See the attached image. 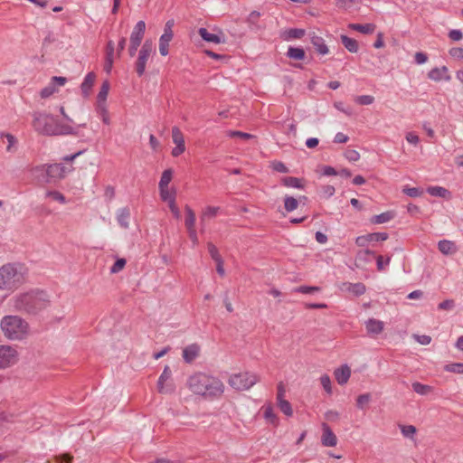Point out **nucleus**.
I'll list each match as a JSON object with an SVG mask.
<instances>
[{
    "mask_svg": "<svg viewBox=\"0 0 463 463\" xmlns=\"http://www.w3.org/2000/svg\"><path fill=\"white\" fill-rule=\"evenodd\" d=\"M187 386L193 393L203 397H219L224 392L221 380L202 373L190 376Z\"/></svg>",
    "mask_w": 463,
    "mask_h": 463,
    "instance_id": "obj_1",
    "label": "nucleus"
},
{
    "mask_svg": "<svg viewBox=\"0 0 463 463\" xmlns=\"http://www.w3.org/2000/svg\"><path fill=\"white\" fill-rule=\"evenodd\" d=\"M33 128L39 134L45 136L71 135L76 132L72 126L62 125L53 116L42 112L33 114Z\"/></svg>",
    "mask_w": 463,
    "mask_h": 463,
    "instance_id": "obj_2",
    "label": "nucleus"
},
{
    "mask_svg": "<svg viewBox=\"0 0 463 463\" xmlns=\"http://www.w3.org/2000/svg\"><path fill=\"white\" fill-rule=\"evenodd\" d=\"M28 279L27 269L15 264H5L0 268V290L8 293L26 283Z\"/></svg>",
    "mask_w": 463,
    "mask_h": 463,
    "instance_id": "obj_3",
    "label": "nucleus"
},
{
    "mask_svg": "<svg viewBox=\"0 0 463 463\" xmlns=\"http://www.w3.org/2000/svg\"><path fill=\"white\" fill-rule=\"evenodd\" d=\"M0 330L9 341H23L31 333L28 322L16 315H6L0 320Z\"/></svg>",
    "mask_w": 463,
    "mask_h": 463,
    "instance_id": "obj_4",
    "label": "nucleus"
},
{
    "mask_svg": "<svg viewBox=\"0 0 463 463\" xmlns=\"http://www.w3.org/2000/svg\"><path fill=\"white\" fill-rule=\"evenodd\" d=\"M13 302L18 310L35 312L47 305L49 297L45 291L35 288L17 294Z\"/></svg>",
    "mask_w": 463,
    "mask_h": 463,
    "instance_id": "obj_5",
    "label": "nucleus"
},
{
    "mask_svg": "<svg viewBox=\"0 0 463 463\" xmlns=\"http://www.w3.org/2000/svg\"><path fill=\"white\" fill-rule=\"evenodd\" d=\"M83 152L79 151L75 154L65 156L62 160L66 163H57V164H52V165H37V171H46V175L48 177V180H56V179H62L64 178L68 174L71 173L73 171V166L71 165V163L78 157L80 155H81Z\"/></svg>",
    "mask_w": 463,
    "mask_h": 463,
    "instance_id": "obj_6",
    "label": "nucleus"
},
{
    "mask_svg": "<svg viewBox=\"0 0 463 463\" xmlns=\"http://www.w3.org/2000/svg\"><path fill=\"white\" fill-rule=\"evenodd\" d=\"M20 360V353L15 345H0V371L14 367Z\"/></svg>",
    "mask_w": 463,
    "mask_h": 463,
    "instance_id": "obj_7",
    "label": "nucleus"
},
{
    "mask_svg": "<svg viewBox=\"0 0 463 463\" xmlns=\"http://www.w3.org/2000/svg\"><path fill=\"white\" fill-rule=\"evenodd\" d=\"M260 381V377L249 372L234 373L230 376L229 384L238 391H246L251 388Z\"/></svg>",
    "mask_w": 463,
    "mask_h": 463,
    "instance_id": "obj_8",
    "label": "nucleus"
},
{
    "mask_svg": "<svg viewBox=\"0 0 463 463\" xmlns=\"http://www.w3.org/2000/svg\"><path fill=\"white\" fill-rule=\"evenodd\" d=\"M154 46L151 41L146 40L142 45L136 62V71L139 76L145 73L147 60L153 52Z\"/></svg>",
    "mask_w": 463,
    "mask_h": 463,
    "instance_id": "obj_9",
    "label": "nucleus"
},
{
    "mask_svg": "<svg viewBox=\"0 0 463 463\" xmlns=\"http://www.w3.org/2000/svg\"><path fill=\"white\" fill-rule=\"evenodd\" d=\"M67 83V78L61 76L52 77L50 82L40 92L43 99H47L58 92L59 87H62Z\"/></svg>",
    "mask_w": 463,
    "mask_h": 463,
    "instance_id": "obj_10",
    "label": "nucleus"
},
{
    "mask_svg": "<svg viewBox=\"0 0 463 463\" xmlns=\"http://www.w3.org/2000/svg\"><path fill=\"white\" fill-rule=\"evenodd\" d=\"M171 375L172 373L170 368L168 366H165L157 381V390L160 393L166 394L172 393L174 392L175 386L170 382Z\"/></svg>",
    "mask_w": 463,
    "mask_h": 463,
    "instance_id": "obj_11",
    "label": "nucleus"
},
{
    "mask_svg": "<svg viewBox=\"0 0 463 463\" xmlns=\"http://www.w3.org/2000/svg\"><path fill=\"white\" fill-rule=\"evenodd\" d=\"M388 239V234L386 232H373L368 233L365 235L358 236L355 239V243L359 247H367L370 243L379 241H386Z\"/></svg>",
    "mask_w": 463,
    "mask_h": 463,
    "instance_id": "obj_12",
    "label": "nucleus"
},
{
    "mask_svg": "<svg viewBox=\"0 0 463 463\" xmlns=\"http://www.w3.org/2000/svg\"><path fill=\"white\" fill-rule=\"evenodd\" d=\"M428 78L433 81H449L451 77L446 66L435 67L428 72Z\"/></svg>",
    "mask_w": 463,
    "mask_h": 463,
    "instance_id": "obj_13",
    "label": "nucleus"
},
{
    "mask_svg": "<svg viewBox=\"0 0 463 463\" xmlns=\"http://www.w3.org/2000/svg\"><path fill=\"white\" fill-rule=\"evenodd\" d=\"M260 411H262L263 418L268 424H270L274 427L279 426V419L278 415L276 414L274 408L270 402L265 403L260 408Z\"/></svg>",
    "mask_w": 463,
    "mask_h": 463,
    "instance_id": "obj_14",
    "label": "nucleus"
},
{
    "mask_svg": "<svg viewBox=\"0 0 463 463\" xmlns=\"http://www.w3.org/2000/svg\"><path fill=\"white\" fill-rule=\"evenodd\" d=\"M96 74L92 71L89 72L83 79L80 84V92L83 99H89L91 94V90L96 81Z\"/></svg>",
    "mask_w": 463,
    "mask_h": 463,
    "instance_id": "obj_15",
    "label": "nucleus"
},
{
    "mask_svg": "<svg viewBox=\"0 0 463 463\" xmlns=\"http://www.w3.org/2000/svg\"><path fill=\"white\" fill-rule=\"evenodd\" d=\"M198 33L200 36L208 43H213L215 44L225 43L224 34L219 31L217 33H210L205 28H200L198 30Z\"/></svg>",
    "mask_w": 463,
    "mask_h": 463,
    "instance_id": "obj_16",
    "label": "nucleus"
},
{
    "mask_svg": "<svg viewBox=\"0 0 463 463\" xmlns=\"http://www.w3.org/2000/svg\"><path fill=\"white\" fill-rule=\"evenodd\" d=\"M131 213L128 207H121L116 212V220L118 225L125 230L130 227Z\"/></svg>",
    "mask_w": 463,
    "mask_h": 463,
    "instance_id": "obj_17",
    "label": "nucleus"
},
{
    "mask_svg": "<svg viewBox=\"0 0 463 463\" xmlns=\"http://www.w3.org/2000/svg\"><path fill=\"white\" fill-rule=\"evenodd\" d=\"M146 31V23L144 21H138L130 35V43L140 45L144 33Z\"/></svg>",
    "mask_w": 463,
    "mask_h": 463,
    "instance_id": "obj_18",
    "label": "nucleus"
},
{
    "mask_svg": "<svg viewBox=\"0 0 463 463\" xmlns=\"http://www.w3.org/2000/svg\"><path fill=\"white\" fill-rule=\"evenodd\" d=\"M323 434L321 438V442L326 447H335L337 444L336 436L334 434L330 427L323 423L322 425Z\"/></svg>",
    "mask_w": 463,
    "mask_h": 463,
    "instance_id": "obj_19",
    "label": "nucleus"
},
{
    "mask_svg": "<svg viewBox=\"0 0 463 463\" xmlns=\"http://www.w3.org/2000/svg\"><path fill=\"white\" fill-rule=\"evenodd\" d=\"M365 329L368 335H380L384 329V323L375 318H370L364 323Z\"/></svg>",
    "mask_w": 463,
    "mask_h": 463,
    "instance_id": "obj_20",
    "label": "nucleus"
},
{
    "mask_svg": "<svg viewBox=\"0 0 463 463\" xmlns=\"http://www.w3.org/2000/svg\"><path fill=\"white\" fill-rule=\"evenodd\" d=\"M334 375L338 384L345 385L350 379L351 368L347 364H343L335 370Z\"/></svg>",
    "mask_w": 463,
    "mask_h": 463,
    "instance_id": "obj_21",
    "label": "nucleus"
},
{
    "mask_svg": "<svg viewBox=\"0 0 463 463\" xmlns=\"http://www.w3.org/2000/svg\"><path fill=\"white\" fill-rule=\"evenodd\" d=\"M200 353V346L196 344L187 345L183 350V358L186 363H192Z\"/></svg>",
    "mask_w": 463,
    "mask_h": 463,
    "instance_id": "obj_22",
    "label": "nucleus"
},
{
    "mask_svg": "<svg viewBox=\"0 0 463 463\" xmlns=\"http://www.w3.org/2000/svg\"><path fill=\"white\" fill-rule=\"evenodd\" d=\"M438 249L444 255H453L458 250L455 242L449 240L439 241L438 243Z\"/></svg>",
    "mask_w": 463,
    "mask_h": 463,
    "instance_id": "obj_23",
    "label": "nucleus"
},
{
    "mask_svg": "<svg viewBox=\"0 0 463 463\" xmlns=\"http://www.w3.org/2000/svg\"><path fill=\"white\" fill-rule=\"evenodd\" d=\"M427 192L435 197H440L446 200H450L452 198L450 191L442 186H430L427 188Z\"/></svg>",
    "mask_w": 463,
    "mask_h": 463,
    "instance_id": "obj_24",
    "label": "nucleus"
},
{
    "mask_svg": "<svg viewBox=\"0 0 463 463\" xmlns=\"http://www.w3.org/2000/svg\"><path fill=\"white\" fill-rule=\"evenodd\" d=\"M159 195L163 202H170L172 200H175L176 197V189L175 187L170 186H163L158 187Z\"/></svg>",
    "mask_w": 463,
    "mask_h": 463,
    "instance_id": "obj_25",
    "label": "nucleus"
},
{
    "mask_svg": "<svg viewBox=\"0 0 463 463\" xmlns=\"http://www.w3.org/2000/svg\"><path fill=\"white\" fill-rule=\"evenodd\" d=\"M281 184L289 188L304 189V183L302 179L293 176H284L281 178Z\"/></svg>",
    "mask_w": 463,
    "mask_h": 463,
    "instance_id": "obj_26",
    "label": "nucleus"
},
{
    "mask_svg": "<svg viewBox=\"0 0 463 463\" xmlns=\"http://www.w3.org/2000/svg\"><path fill=\"white\" fill-rule=\"evenodd\" d=\"M110 89L109 82L104 80L101 84L100 90L97 95L96 105L107 104V99Z\"/></svg>",
    "mask_w": 463,
    "mask_h": 463,
    "instance_id": "obj_27",
    "label": "nucleus"
},
{
    "mask_svg": "<svg viewBox=\"0 0 463 463\" xmlns=\"http://www.w3.org/2000/svg\"><path fill=\"white\" fill-rule=\"evenodd\" d=\"M95 110H96L97 115L99 117V118L103 122V124H105L107 126L110 125L111 118H110V115H109L107 104L96 105Z\"/></svg>",
    "mask_w": 463,
    "mask_h": 463,
    "instance_id": "obj_28",
    "label": "nucleus"
},
{
    "mask_svg": "<svg viewBox=\"0 0 463 463\" xmlns=\"http://www.w3.org/2000/svg\"><path fill=\"white\" fill-rule=\"evenodd\" d=\"M394 217L395 213L393 211H387L373 216L371 218V222L373 224H382L392 221Z\"/></svg>",
    "mask_w": 463,
    "mask_h": 463,
    "instance_id": "obj_29",
    "label": "nucleus"
},
{
    "mask_svg": "<svg viewBox=\"0 0 463 463\" xmlns=\"http://www.w3.org/2000/svg\"><path fill=\"white\" fill-rule=\"evenodd\" d=\"M311 43L319 54L326 55L329 52L328 47L323 38L315 35L311 38Z\"/></svg>",
    "mask_w": 463,
    "mask_h": 463,
    "instance_id": "obj_30",
    "label": "nucleus"
},
{
    "mask_svg": "<svg viewBox=\"0 0 463 463\" xmlns=\"http://www.w3.org/2000/svg\"><path fill=\"white\" fill-rule=\"evenodd\" d=\"M219 212H220V207H218V206H212V205L205 206L202 211L201 220L204 221V220L213 219L217 216Z\"/></svg>",
    "mask_w": 463,
    "mask_h": 463,
    "instance_id": "obj_31",
    "label": "nucleus"
},
{
    "mask_svg": "<svg viewBox=\"0 0 463 463\" xmlns=\"http://www.w3.org/2000/svg\"><path fill=\"white\" fill-rule=\"evenodd\" d=\"M287 56L296 61H302L306 57L305 51L300 47H289Z\"/></svg>",
    "mask_w": 463,
    "mask_h": 463,
    "instance_id": "obj_32",
    "label": "nucleus"
},
{
    "mask_svg": "<svg viewBox=\"0 0 463 463\" xmlns=\"http://www.w3.org/2000/svg\"><path fill=\"white\" fill-rule=\"evenodd\" d=\"M173 38L169 37L168 34H162L159 38V52L162 56L168 54L169 43Z\"/></svg>",
    "mask_w": 463,
    "mask_h": 463,
    "instance_id": "obj_33",
    "label": "nucleus"
},
{
    "mask_svg": "<svg viewBox=\"0 0 463 463\" xmlns=\"http://www.w3.org/2000/svg\"><path fill=\"white\" fill-rule=\"evenodd\" d=\"M341 41L344 46L350 52H357L358 51V43L357 42L345 35L341 36Z\"/></svg>",
    "mask_w": 463,
    "mask_h": 463,
    "instance_id": "obj_34",
    "label": "nucleus"
},
{
    "mask_svg": "<svg viewBox=\"0 0 463 463\" xmlns=\"http://www.w3.org/2000/svg\"><path fill=\"white\" fill-rule=\"evenodd\" d=\"M373 251L370 250H360L355 257L356 265L367 263L371 260L370 257L373 256Z\"/></svg>",
    "mask_w": 463,
    "mask_h": 463,
    "instance_id": "obj_35",
    "label": "nucleus"
},
{
    "mask_svg": "<svg viewBox=\"0 0 463 463\" xmlns=\"http://www.w3.org/2000/svg\"><path fill=\"white\" fill-rule=\"evenodd\" d=\"M185 227L187 230L195 229V214L194 211L189 207H185Z\"/></svg>",
    "mask_w": 463,
    "mask_h": 463,
    "instance_id": "obj_36",
    "label": "nucleus"
},
{
    "mask_svg": "<svg viewBox=\"0 0 463 463\" xmlns=\"http://www.w3.org/2000/svg\"><path fill=\"white\" fill-rule=\"evenodd\" d=\"M174 175V170L171 168L163 171L161 178L158 183V187L169 186Z\"/></svg>",
    "mask_w": 463,
    "mask_h": 463,
    "instance_id": "obj_37",
    "label": "nucleus"
},
{
    "mask_svg": "<svg viewBox=\"0 0 463 463\" xmlns=\"http://www.w3.org/2000/svg\"><path fill=\"white\" fill-rule=\"evenodd\" d=\"M350 26L352 29L365 34L373 33L375 29V25L373 24H353Z\"/></svg>",
    "mask_w": 463,
    "mask_h": 463,
    "instance_id": "obj_38",
    "label": "nucleus"
},
{
    "mask_svg": "<svg viewBox=\"0 0 463 463\" xmlns=\"http://www.w3.org/2000/svg\"><path fill=\"white\" fill-rule=\"evenodd\" d=\"M172 139L175 146H185L184 135L177 127L172 128Z\"/></svg>",
    "mask_w": 463,
    "mask_h": 463,
    "instance_id": "obj_39",
    "label": "nucleus"
},
{
    "mask_svg": "<svg viewBox=\"0 0 463 463\" xmlns=\"http://www.w3.org/2000/svg\"><path fill=\"white\" fill-rule=\"evenodd\" d=\"M298 207V200L289 196L286 195L284 197V208L288 213L293 212Z\"/></svg>",
    "mask_w": 463,
    "mask_h": 463,
    "instance_id": "obj_40",
    "label": "nucleus"
},
{
    "mask_svg": "<svg viewBox=\"0 0 463 463\" xmlns=\"http://www.w3.org/2000/svg\"><path fill=\"white\" fill-rule=\"evenodd\" d=\"M412 389L415 392L420 395H427L432 392V387L427 384H422L420 383L415 382L412 383Z\"/></svg>",
    "mask_w": 463,
    "mask_h": 463,
    "instance_id": "obj_41",
    "label": "nucleus"
},
{
    "mask_svg": "<svg viewBox=\"0 0 463 463\" xmlns=\"http://www.w3.org/2000/svg\"><path fill=\"white\" fill-rule=\"evenodd\" d=\"M305 34V30L303 29H289L283 33V37L285 40L291 39H299Z\"/></svg>",
    "mask_w": 463,
    "mask_h": 463,
    "instance_id": "obj_42",
    "label": "nucleus"
},
{
    "mask_svg": "<svg viewBox=\"0 0 463 463\" xmlns=\"http://www.w3.org/2000/svg\"><path fill=\"white\" fill-rule=\"evenodd\" d=\"M278 407L286 416L291 417L293 415V409L288 401L284 400L277 402Z\"/></svg>",
    "mask_w": 463,
    "mask_h": 463,
    "instance_id": "obj_43",
    "label": "nucleus"
},
{
    "mask_svg": "<svg viewBox=\"0 0 463 463\" xmlns=\"http://www.w3.org/2000/svg\"><path fill=\"white\" fill-rule=\"evenodd\" d=\"M402 193L410 197L416 198L421 196L423 191L418 187H409L406 185L402 188Z\"/></svg>",
    "mask_w": 463,
    "mask_h": 463,
    "instance_id": "obj_44",
    "label": "nucleus"
},
{
    "mask_svg": "<svg viewBox=\"0 0 463 463\" xmlns=\"http://www.w3.org/2000/svg\"><path fill=\"white\" fill-rule=\"evenodd\" d=\"M45 195H46V197H49L52 200L56 201L61 204H64L67 203L64 195L58 191H48V192H46Z\"/></svg>",
    "mask_w": 463,
    "mask_h": 463,
    "instance_id": "obj_45",
    "label": "nucleus"
},
{
    "mask_svg": "<svg viewBox=\"0 0 463 463\" xmlns=\"http://www.w3.org/2000/svg\"><path fill=\"white\" fill-rule=\"evenodd\" d=\"M445 371L463 374V363H452L445 366Z\"/></svg>",
    "mask_w": 463,
    "mask_h": 463,
    "instance_id": "obj_46",
    "label": "nucleus"
},
{
    "mask_svg": "<svg viewBox=\"0 0 463 463\" xmlns=\"http://www.w3.org/2000/svg\"><path fill=\"white\" fill-rule=\"evenodd\" d=\"M400 429L405 438L413 439L416 433V428L412 425H402Z\"/></svg>",
    "mask_w": 463,
    "mask_h": 463,
    "instance_id": "obj_47",
    "label": "nucleus"
},
{
    "mask_svg": "<svg viewBox=\"0 0 463 463\" xmlns=\"http://www.w3.org/2000/svg\"><path fill=\"white\" fill-rule=\"evenodd\" d=\"M0 137H4L7 139V146L6 151L7 152H13L14 150V147L16 146L17 140L16 138L9 133L6 134H1Z\"/></svg>",
    "mask_w": 463,
    "mask_h": 463,
    "instance_id": "obj_48",
    "label": "nucleus"
},
{
    "mask_svg": "<svg viewBox=\"0 0 463 463\" xmlns=\"http://www.w3.org/2000/svg\"><path fill=\"white\" fill-rule=\"evenodd\" d=\"M320 384L324 388V390L326 392V393L331 394L332 393V383L329 375L323 374L320 377Z\"/></svg>",
    "mask_w": 463,
    "mask_h": 463,
    "instance_id": "obj_49",
    "label": "nucleus"
},
{
    "mask_svg": "<svg viewBox=\"0 0 463 463\" xmlns=\"http://www.w3.org/2000/svg\"><path fill=\"white\" fill-rule=\"evenodd\" d=\"M354 101L359 105H371L374 102V97L372 95H361L355 97Z\"/></svg>",
    "mask_w": 463,
    "mask_h": 463,
    "instance_id": "obj_50",
    "label": "nucleus"
},
{
    "mask_svg": "<svg viewBox=\"0 0 463 463\" xmlns=\"http://www.w3.org/2000/svg\"><path fill=\"white\" fill-rule=\"evenodd\" d=\"M37 166H34L31 169L32 175L37 179L39 182L49 183L51 180H48L46 175V171H37Z\"/></svg>",
    "mask_w": 463,
    "mask_h": 463,
    "instance_id": "obj_51",
    "label": "nucleus"
},
{
    "mask_svg": "<svg viewBox=\"0 0 463 463\" xmlns=\"http://www.w3.org/2000/svg\"><path fill=\"white\" fill-rule=\"evenodd\" d=\"M320 291L319 287H311V286H300L294 289V292L302 293V294H312L315 292Z\"/></svg>",
    "mask_w": 463,
    "mask_h": 463,
    "instance_id": "obj_52",
    "label": "nucleus"
},
{
    "mask_svg": "<svg viewBox=\"0 0 463 463\" xmlns=\"http://www.w3.org/2000/svg\"><path fill=\"white\" fill-rule=\"evenodd\" d=\"M371 395L369 393L361 394L356 399V405L360 409H364L370 402Z\"/></svg>",
    "mask_w": 463,
    "mask_h": 463,
    "instance_id": "obj_53",
    "label": "nucleus"
},
{
    "mask_svg": "<svg viewBox=\"0 0 463 463\" xmlns=\"http://www.w3.org/2000/svg\"><path fill=\"white\" fill-rule=\"evenodd\" d=\"M348 289L359 296L365 292V286L362 283L350 284Z\"/></svg>",
    "mask_w": 463,
    "mask_h": 463,
    "instance_id": "obj_54",
    "label": "nucleus"
},
{
    "mask_svg": "<svg viewBox=\"0 0 463 463\" xmlns=\"http://www.w3.org/2000/svg\"><path fill=\"white\" fill-rule=\"evenodd\" d=\"M126 266V260L125 259H118L116 260V262L112 265L110 268V272L115 274L121 271L124 267Z\"/></svg>",
    "mask_w": 463,
    "mask_h": 463,
    "instance_id": "obj_55",
    "label": "nucleus"
},
{
    "mask_svg": "<svg viewBox=\"0 0 463 463\" xmlns=\"http://www.w3.org/2000/svg\"><path fill=\"white\" fill-rule=\"evenodd\" d=\"M207 248L209 254L214 261L222 260L216 246H214L213 243H208Z\"/></svg>",
    "mask_w": 463,
    "mask_h": 463,
    "instance_id": "obj_56",
    "label": "nucleus"
},
{
    "mask_svg": "<svg viewBox=\"0 0 463 463\" xmlns=\"http://www.w3.org/2000/svg\"><path fill=\"white\" fill-rule=\"evenodd\" d=\"M345 157L350 162H356L360 159V154L354 149H348L345 153Z\"/></svg>",
    "mask_w": 463,
    "mask_h": 463,
    "instance_id": "obj_57",
    "label": "nucleus"
},
{
    "mask_svg": "<svg viewBox=\"0 0 463 463\" xmlns=\"http://www.w3.org/2000/svg\"><path fill=\"white\" fill-rule=\"evenodd\" d=\"M405 139L408 143L417 146L420 143V137L413 131L407 132Z\"/></svg>",
    "mask_w": 463,
    "mask_h": 463,
    "instance_id": "obj_58",
    "label": "nucleus"
},
{
    "mask_svg": "<svg viewBox=\"0 0 463 463\" xmlns=\"http://www.w3.org/2000/svg\"><path fill=\"white\" fill-rule=\"evenodd\" d=\"M271 167L273 170L279 172V173H288V168L286 166V165L280 161H273L271 163Z\"/></svg>",
    "mask_w": 463,
    "mask_h": 463,
    "instance_id": "obj_59",
    "label": "nucleus"
},
{
    "mask_svg": "<svg viewBox=\"0 0 463 463\" xmlns=\"http://www.w3.org/2000/svg\"><path fill=\"white\" fill-rule=\"evenodd\" d=\"M413 338L422 345H428L431 342V337L427 335H413Z\"/></svg>",
    "mask_w": 463,
    "mask_h": 463,
    "instance_id": "obj_60",
    "label": "nucleus"
},
{
    "mask_svg": "<svg viewBox=\"0 0 463 463\" xmlns=\"http://www.w3.org/2000/svg\"><path fill=\"white\" fill-rule=\"evenodd\" d=\"M449 54L451 57H453L455 59L463 61V48H459V47L452 48L449 51Z\"/></svg>",
    "mask_w": 463,
    "mask_h": 463,
    "instance_id": "obj_61",
    "label": "nucleus"
},
{
    "mask_svg": "<svg viewBox=\"0 0 463 463\" xmlns=\"http://www.w3.org/2000/svg\"><path fill=\"white\" fill-rule=\"evenodd\" d=\"M455 306L452 299H447L439 304V308L442 310H451Z\"/></svg>",
    "mask_w": 463,
    "mask_h": 463,
    "instance_id": "obj_62",
    "label": "nucleus"
},
{
    "mask_svg": "<svg viewBox=\"0 0 463 463\" xmlns=\"http://www.w3.org/2000/svg\"><path fill=\"white\" fill-rule=\"evenodd\" d=\"M167 204L169 206V209L171 213L174 214L175 218H180V211L179 208L176 205L175 200H172L170 202H167Z\"/></svg>",
    "mask_w": 463,
    "mask_h": 463,
    "instance_id": "obj_63",
    "label": "nucleus"
},
{
    "mask_svg": "<svg viewBox=\"0 0 463 463\" xmlns=\"http://www.w3.org/2000/svg\"><path fill=\"white\" fill-rule=\"evenodd\" d=\"M449 37L452 41H460L463 38V33L460 30L454 29L449 33Z\"/></svg>",
    "mask_w": 463,
    "mask_h": 463,
    "instance_id": "obj_64",
    "label": "nucleus"
}]
</instances>
